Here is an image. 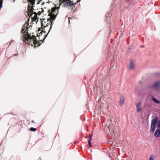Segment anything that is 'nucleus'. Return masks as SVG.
Returning <instances> with one entry per match:
<instances>
[{"mask_svg": "<svg viewBox=\"0 0 160 160\" xmlns=\"http://www.w3.org/2000/svg\"><path fill=\"white\" fill-rule=\"evenodd\" d=\"M27 13L28 15L30 17H31L33 14H35L34 15L35 16H37V14L38 15H40L42 13V12L41 11H38L37 13H36L35 12H34L33 11L30 10L29 9H28Z\"/></svg>", "mask_w": 160, "mask_h": 160, "instance_id": "2", "label": "nucleus"}, {"mask_svg": "<svg viewBox=\"0 0 160 160\" xmlns=\"http://www.w3.org/2000/svg\"><path fill=\"white\" fill-rule=\"evenodd\" d=\"M42 0H40V1H42Z\"/></svg>", "mask_w": 160, "mask_h": 160, "instance_id": "29", "label": "nucleus"}, {"mask_svg": "<svg viewBox=\"0 0 160 160\" xmlns=\"http://www.w3.org/2000/svg\"><path fill=\"white\" fill-rule=\"evenodd\" d=\"M29 129L30 131L33 132L37 130V129L36 128L33 127L30 128Z\"/></svg>", "mask_w": 160, "mask_h": 160, "instance_id": "14", "label": "nucleus"}, {"mask_svg": "<svg viewBox=\"0 0 160 160\" xmlns=\"http://www.w3.org/2000/svg\"><path fill=\"white\" fill-rule=\"evenodd\" d=\"M92 136H90L88 140V145H89V144L91 143V141L92 140Z\"/></svg>", "mask_w": 160, "mask_h": 160, "instance_id": "16", "label": "nucleus"}, {"mask_svg": "<svg viewBox=\"0 0 160 160\" xmlns=\"http://www.w3.org/2000/svg\"><path fill=\"white\" fill-rule=\"evenodd\" d=\"M50 22L51 23V26H50V29H49V30L48 32V33H47V35H45V37L44 38V39H45L46 37L47 36V35L49 33V32L50 30L52 28V24L53 23V22H52V21H50Z\"/></svg>", "mask_w": 160, "mask_h": 160, "instance_id": "12", "label": "nucleus"}, {"mask_svg": "<svg viewBox=\"0 0 160 160\" xmlns=\"http://www.w3.org/2000/svg\"><path fill=\"white\" fill-rule=\"evenodd\" d=\"M156 126V125L151 124L150 130V132H151L153 133L154 132Z\"/></svg>", "mask_w": 160, "mask_h": 160, "instance_id": "7", "label": "nucleus"}, {"mask_svg": "<svg viewBox=\"0 0 160 160\" xmlns=\"http://www.w3.org/2000/svg\"><path fill=\"white\" fill-rule=\"evenodd\" d=\"M28 25V24L25 23L23 26V29L22 30L21 32L24 36L25 42L27 41V43L33 46V45H35L37 43V39L34 35H32L31 36L30 34L28 33V32H27V35L25 36L26 32L28 30V28L27 27Z\"/></svg>", "mask_w": 160, "mask_h": 160, "instance_id": "1", "label": "nucleus"}, {"mask_svg": "<svg viewBox=\"0 0 160 160\" xmlns=\"http://www.w3.org/2000/svg\"><path fill=\"white\" fill-rule=\"evenodd\" d=\"M143 47V45H141V47H142H142Z\"/></svg>", "mask_w": 160, "mask_h": 160, "instance_id": "25", "label": "nucleus"}, {"mask_svg": "<svg viewBox=\"0 0 160 160\" xmlns=\"http://www.w3.org/2000/svg\"><path fill=\"white\" fill-rule=\"evenodd\" d=\"M153 75L155 76H160V72H156L153 73Z\"/></svg>", "mask_w": 160, "mask_h": 160, "instance_id": "15", "label": "nucleus"}, {"mask_svg": "<svg viewBox=\"0 0 160 160\" xmlns=\"http://www.w3.org/2000/svg\"><path fill=\"white\" fill-rule=\"evenodd\" d=\"M134 62L132 60H131L129 64V69L130 70L134 68Z\"/></svg>", "mask_w": 160, "mask_h": 160, "instance_id": "8", "label": "nucleus"}, {"mask_svg": "<svg viewBox=\"0 0 160 160\" xmlns=\"http://www.w3.org/2000/svg\"><path fill=\"white\" fill-rule=\"evenodd\" d=\"M43 32H44V33H46V32L45 31H43L42 32H40V33L39 34V35H41V34Z\"/></svg>", "mask_w": 160, "mask_h": 160, "instance_id": "17", "label": "nucleus"}, {"mask_svg": "<svg viewBox=\"0 0 160 160\" xmlns=\"http://www.w3.org/2000/svg\"><path fill=\"white\" fill-rule=\"evenodd\" d=\"M48 11V12H50V10H49Z\"/></svg>", "mask_w": 160, "mask_h": 160, "instance_id": "26", "label": "nucleus"}, {"mask_svg": "<svg viewBox=\"0 0 160 160\" xmlns=\"http://www.w3.org/2000/svg\"><path fill=\"white\" fill-rule=\"evenodd\" d=\"M119 102L120 106L123 105L124 102V98L123 96H122L121 97Z\"/></svg>", "mask_w": 160, "mask_h": 160, "instance_id": "5", "label": "nucleus"}, {"mask_svg": "<svg viewBox=\"0 0 160 160\" xmlns=\"http://www.w3.org/2000/svg\"><path fill=\"white\" fill-rule=\"evenodd\" d=\"M159 85H160V82H156L154 84L153 87L155 88H156L159 87Z\"/></svg>", "mask_w": 160, "mask_h": 160, "instance_id": "9", "label": "nucleus"}, {"mask_svg": "<svg viewBox=\"0 0 160 160\" xmlns=\"http://www.w3.org/2000/svg\"><path fill=\"white\" fill-rule=\"evenodd\" d=\"M44 4V2H43L42 4V5H43Z\"/></svg>", "mask_w": 160, "mask_h": 160, "instance_id": "24", "label": "nucleus"}, {"mask_svg": "<svg viewBox=\"0 0 160 160\" xmlns=\"http://www.w3.org/2000/svg\"><path fill=\"white\" fill-rule=\"evenodd\" d=\"M141 103L140 102H138V104H137L136 105V108H137V112H140L141 110V108L140 107V106L141 105Z\"/></svg>", "mask_w": 160, "mask_h": 160, "instance_id": "6", "label": "nucleus"}, {"mask_svg": "<svg viewBox=\"0 0 160 160\" xmlns=\"http://www.w3.org/2000/svg\"><path fill=\"white\" fill-rule=\"evenodd\" d=\"M17 55V54H15L14 55V56H16V55Z\"/></svg>", "mask_w": 160, "mask_h": 160, "instance_id": "28", "label": "nucleus"}, {"mask_svg": "<svg viewBox=\"0 0 160 160\" xmlns=\"http://www.w3.org/2000/svg\"><path fill=\"white\" fill-rule=\"evenodd\" d=\"M51 14V16H50V18L51 20L53 21L55 20L56 18V16L53 14H51L50 13H49V14Z\"/></svg>", "mask_w": 160, "mask_h": 160, "instance_id": "11", "label": "nucleus"}, {"mask_svg": "<svg viewBox=\"0 0 160 160\" xmlns=\"http://www.w3.org/2000/svg\"><path fill=\"white\" fill-rule=\"evenodd\" d=\"M149 160H153V158L151 157L149 158Z\"/></svg>", "mask_w": 160, "mask_h": 160, "instance_id": "18", "label": "nucleus"}, {"mask_svg": "<svg viewBox=\"0 0 160 160\" xmlns=\"http://www.w3.org/2000/svg\"><path fill=\"white\" fill-rule=\"evenodd\" d=\"M130 0H126V2H127V3H130V2H129V1H130Z\"/></svg>", "mask_w": 160, "mask_h": 160, "instance_id": "19", "label": "nucleus"}, {"mask_svg": "<svg viewBox=\"0 0 160 160\" xmlns=\"http://www.w3.org/2000/svg\"><path fill=\"white\" fill-rule=\"evenodd\" d=\"M41 10H42V12H43V11H43V10L41 8Z\"/></svg>", "mask_w": 160, "mask_h": 160, "instance_id": "22", "label": "nucleus"}, {"mask_svg": "<svg viewBox=\"0 0 160 160\" xmlns=\"http://www.w3.org/2000/svg\"><path fill=\"white\" fill-rule=\"evenodd\" d=\"M160 135V130L157 129L156 130L154 133V136L155 137L158 138Z\"/></svg>", "mask_w": 160, "mask_h": 160, "instance_id": "4", "label": "nucleus"}, {"mask_svg": "<svg viewBox=\"0 0 160 160\" xmlns=\"http://www.w3.org/2000/svg\"><path fill=\"white\" fill-rule=\"evenodd\" d=\"M152 101L155 103L157 104H160V101L158 100L157 99L154 98L153 97H152Z\"/></svg>", "mask_w": 160, "mask_h": 160, "instance_id": "10", "label": "nucleus"}, {"mask_svg": "<svg viewBox=\"0 0 160 160\" xmlns=\"http://www.w3.org/2000/svg\"><path fill=\"white\" fill-rule=\"evenodd\" d=\"M11 44V42L10 43H9V46Z\"/></svg>", "mask_w": 160, "mask_h": 160, "instance_id": "27", "label": "nucleus"}, {"mask_svg": "<svg viewBox=\"0 0 160 160\" xmlns=\"http://www.w3.org/2000/svg\"><path fill=\"white\" fill-rule=\"evenodd\" d=\"M158 121V117L157 116H155L154 119H152L151 121V124L156 125Z\"/></svg>", "mask_w": 160, "mask_h": 160, "instance_id": "3", "label": "nucleus"}, {"mask_svg": "<svg viewBox=\"0 0 160 160\" xmlns=\"http://www.w3.org/2000/svg\"><path fill=\"white\" fill-rule=\"evenodd\" d=\"M34 120H32V123H34Z\"/></svg>", "mask_w": 160, "mask_h": 160, "instance_id": "23", "label": "nucleus"}, {"mask_svg": "<svg viewBox=\"0 0 160 160\" xmlns=\"http://www.w3.org/2000/svg\"><path fill=\"white\" fill-rule=\"evenodd\" d=\"M157 129L160 130V119L159 120L157 125Z\"/></svg>", "mask_w": 160, "mask_h": 160, "instance_id": "13", "label": "nucleus"}, {"mask_svg": "<svg viewBox=\"0 0 160 160\" xmlns=\"http://www.w3.org/2000/svg\"><path fill=\"white\" fill-rule=\"evenodd\" d=\"M35 0H33V5L35 4Z\"/></svg>", "mask_w": 160, "mask_h": 160, "instance_id": "21", "label": "nucleus"}, {"mask_svg": "<svg viewBox=\"0 0 160 160\" xmlns=\"http://www.w3.org/2000/svg\"><path fill=\"white\" fill-rule=\"evenodd\" d=\"M89 146L90 147H92V145L91 143L89 144Z\"/></svg>", "mask_w": 160, "mask_h": 160, "instance_id": "20", "label": "nucleus"}]
</instances>
